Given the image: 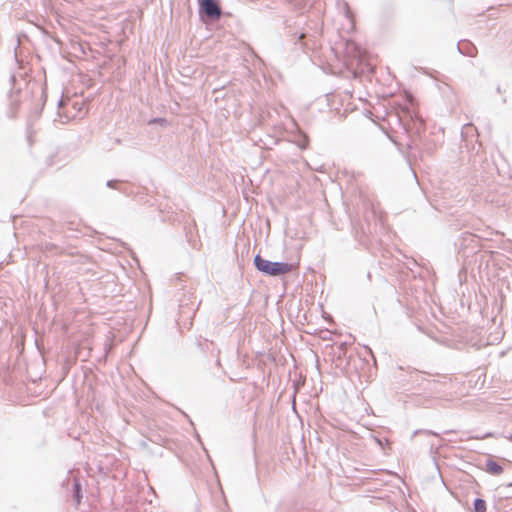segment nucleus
<instances>
[{
    "mask_svg": "<svg viewBox=\"0 0 512 512\" xmlns=\"http://www.w3.org/2000/svg\"><path fill=\"white\" fill-rule=\"evenodd\" d=\"M486 471L491 475H500L503 473V467L496 461L490 459L486 462Z\"/></svg>",
    "mask_w": 512,
    "mask_h": 512,
    "instance_id": "7ed1b4c3",
    "label": "nucleus"
},
{
    "mask_svg": "<svg viewBox=\"0 0 512 512\" xmlns=\"http://www.w3.org/2000/svg\"><path fill=\"white\" fill-rule=\"evenodd\" d=\"M486 502L483 499H476L474 502L475 512H486Z\"/></svg>",
    "mask_w": 512,
    "mask_h": 512,
    "instance_id": "20e7f679",
    "label": "nucleus"
},
{
    "mask_svg": "<svg viewBox=\"0 0 512 512\" xmlns=\"http://www.w3.org/2000/svg\"><path fill=\"white\" fill-rule=\"evenodd\" d=\"M200 11L212 19H219L221 8L216 0H199Z\"/></svg>",
    "mask_w": 512,
    "mask_h": 512,
    "instance_id": "f03ea898",
    "label": "nucleus"
},
{
    "mask_svg": "<svg viewBox=\"0 0 512 512\" xmlns=\"http://www.w3.org/2000/svg\"><path fill=\"white\" fill-rule=\"evenodd\" d=\"M153 122L163 124L165 122V120L164 119H155V120H153Z\"/></svg>",
    "mask_w": 512,
    "mask_h": 512,
    "instance_id": "39448f33",
    "label": "nucleus"
},
{
    "mask_svg": "<svg viewBox=\"0 0 512 512\" xmlns=\"http://www.w3.org/2000/svg\"><path fill=\"white\" fill-rule=\"evenodd\" d=\"M509 486H512V483H510Z\"/></svg>",
    "mask_w": 512,
    "mask_h": 512,
    "instance_id": "423d86ee",
    "label": "nucleus"
},
{
    "mask_svg": "<svg viewBox=\"0 0 512 512\" xmlns=\"http://www.w3.org/2000/svg\"><path fill=\"white\" fill-rule=\"evenodd\" d=\"M254 264L257 270L269 276H281L292 272L295 267L292 264L284 262H271L256 255Z\"/></svg>",
    "mask_w": 512,
    "mask_h": 512,
    "instance_id": "f257e3e1",
    "label": "nucleus"
}]
</instances>
